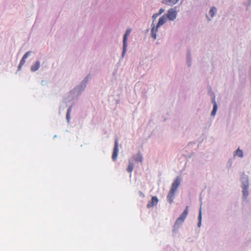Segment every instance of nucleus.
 I'll return each instance as SVG.
<instances>
[{
	"label": "nucleus",
	"mask_w": 251,
	"mask_h": 251,
	"mask_svg": "<svg viewBox=\"0 0 251 251\" xmlns=\"http://www.w3.org/2000/svg\"><path fill=\"white\" fill-rule=\"evenodd\" d=\"M166 22V17L164 15L162 16L159 18V21L157 23V25H156V27H155L154 26H153L151 30V37L153 38L154 39H156V32L157 31L158 28L164 25Z\"/></svg>",
	"instance_id": "nucleus-1"
},
{
	"label": "nucleus",
	"mask_w": 251,
	"mask_h": 251,
	"mask_svg": "<svg viewBox=\"0 0 251 251\" xmlns=\"http://www.w3.org/2000/svg\"><path fill=\"white\" fill-rule=\"evenodd\" d=\"M188 213V206H186L185 209L184 210L183 213L180 215V216L176 219L175 225H178L182 224L185 218H186Z\"/></svg>",
	"instance_id": "nucleus-2"
},
{
	"label": "nucleus",
	"mask_w": 251,
	"mask_h": 251,
	"mask_svg": "<svg viewBox=\"0 0 251 251\" xmlns=\"http://www.w3.org/2000/svg\"><path fill=\"white\" fill-rule=\"evenodd\" d=\"M130 32H131V29H127L126 32L125 34L124 35V39H123V53H122L123 55H124V54L125 53V52L126 51V48L127 47V44H126L127 39V37L130 34Z\"/></svg>",
	"instance_id": "nucleus-3"
},
{
	"label": "nucleus",
	"mask_w": 251,
	"mask_h": 251,
	"mask_svg": "<svg viewBox=\"0 0 251 251\" xmlns=\"http://www.w3.org/2000/svg\"><path fill=\"white\" fill-rule=\"evenodd\" d=\"M158 202V199L156 196H153L151 200L148 202L147 204V207L150 208L156 205Z\"/></svg>",
	"instance_id": "nucleus-4"
},
{
	"label": "nucleus",
	"mask_w": 251,
	"mask_h": 251,
	"mask_svg": "<svg viewBox=\"0 0 251 251\" xmlns=\"http://www.w3.org/2000/svg\"><path fill=\"white\" fill-rule=\"evenodd\" d=\"M176 12L173 9L169 10L168 11V13L167 14V17L170 20H174L176 19Z\"/></svg>",
	"instance_id": "nucleus-5"
},
{
	"label": "nucleus",
	"mask_w": 251,
	"mask_h": 251,
	"mask_svg": "<svg viewBox=\"0 0 251 251\" xmlns=\"http://www.w3.org/2000/svg\"><path fill=\"white\" fill-rule=\"evenodd\" d=\"M118 154V141H117V140H116L115 142V146H114V148L112 156V159L114 161L116 160V159H117Z\"/></svg>",
	"instance_id": "nucleus-6"
},
{
	"label": "nucleus",
	"mask_w": 251,
	"mask_h": 251,
	"mask_svg": "<svg viewBox=\"0 0 251 251\" xmlns=\"http://www.w3.org/2000/svg\"><path fill=\"white\" fill-rule=\"evenodd\" d=\"M180 183V179L177 177L173 182L171 189L176 191Z\"/></svg>",
	"instance_id": "nucleus-7"
},
{
	"label": "nucleus",
	"mask_w": 251,
	"mask_h": 251,
	"mask_svg": "<svg viewBox=\"0 0 251 251\" xmlns=\"http://www.w3.org/2000/svg\"><path fill=\"white\" fill-rule=\"evenodd\" d=\"M30 51L27 52L25 55L23 56V58H22L20 63L18 66V70H20L22 67V66L25 63V60L27 58V57L30 55Z\"/></svg>",
	"instance_id": "nucleus-8"
},
{
	"label": "nucleus",
	"mask_w": 251,
	"mask_h": 251,
	"mask_svg": "<svg viewBox=\"0 0 251 251\" xmlns=\"http://www.w3.org/2000/svg\"><path fill=\"white\" fill-rule=\"evenodd\" d=\"M176 192V191L170 189L167 195V199L170 203H172L173 202Z\"/></svg>",
	"instance_id": "nucleus-9"
},
{
	"label": "nucleus",
	"mask_w": 251,
	"mask_h": 251,
	"mask_svg": "<svg viewBox=\"0 0 251 251\" xmlns=\"http://www.w3.org/2000/svg\"><path fill=\"white\" fill-rule=\"evenodd\" d=\"M132 159L136 162H142L143 157L140 153H138L136 155L132 157Z\"/></svg>",
	"instance_id": "nucleus-10"
},
{
	"label": "nucleus",
	"mask_w": 251,
	"mask_h": 251,
	"mask_svg": "<svg viewBox=\"0 0 251 251\" xmlns=\"http://www.w3.org/2000/svg\"><path fill=\"white\" fill-rule=\"evenodd\" d=\"M40 63L39 61H36L31 67V70L32 72L37 71L40 67Z\"/></svg>",
	"instance_id": "nucleus-11"
},
{
	"label": "nucleus",
	"mask_w": 251,
	"mask_h": 251,
	"mask_svg": "<svg viewBox=\"0 0 251 251\" xmlns=\"http://www.w3.org/2000/svg\"><path fill=\"white\" fill-rule=\"evenodd\" d=\"M213 102L214 105H213V110L211 112V115L213 116H214L215 115L217 110V103L214 100H213Z\"/></svg>",
	"instance_id": "nucleus-12"
},
{
	"label": "nucleus",
	"mask_w": 251,
	"mask_h": 251,
	"mask_svg": "<svg viewBox=\"0 0 251 251\" xmlns=\"http://www.w3.org/2000/svg\"><path fill=\"white\" fill-rule=\"evenodd\" d=\"M178 0H165L163 2L168 5H173L177 2Z\"/></svg>",
	"instance_id": "nucleus-13"
},
{
	"label": "nucleus",
	"mask_w": 251,
	"mask_h": 251,
	"mask_svg": "<svg viewBox=\"0 0 251 251\" xmlns=\"http://www.w3.org/2000/svg\"><path fill=\"white\" fill-rule=\"evenodd\" d=\"M133 161H131V160H129V164L128 165V167L127 168V172H128L129 173H131L133 171Z\"/></svg>",
	"instance_id": "nucleus-14"
},
{
	"label": "nucleus",
	"mask_w": 251,
	"mask_h": 251,
	"mask_svg": "<svg viewBox=\"0 0 251 251\" xmlns=\"http://www.w3.org/2000/svg\"><path fill=\"white\" fill-rule=\"evenodd\" d=\"M234 155H237L240 157H242L243 156V151L240 150L239 148L236 151Z\"/></svg>",
	"instance_id": "nucleus-15"
},
{
	"label": "nucleus",
	"mask_w": 251,
	"mask_h": 251,
	"mask_svg": "<svg viewBox=\"0 0 251 251\" xmlns=\"http://www.w3.org/2000/svg\"><path fill=\"white\" fill-rule=\"evenodd\" d=\"M216 11V9L214 7H212L210 9V10L209 11V14L211 17H213L214 16Z\"/></svg>",
	"instance_id": "nucleus-16"
},
{
	"label": "nucleus",
	"mask_w": 251,
	"mask_h": 251,
	"mask_svg": "<svg viewBox=\"0 0 251 251\" xmlns=\"http://www.w3.org/2000/svg\"><path fill=\"white\" fill-rule=\"evenodd\" d=\"M243 195L245 199H246L248 195V191L247 188H244L243 190Z\"/></svg>",
	"instance_id": "nucleus-17"
},
{
	"label": "nucleus",
	"mask_w": 251,
	"mask_h": 251,
	"mask_svg": "<svg viewBox=\"0 0 251 251\" xmlns=\"http://www.w3.org/2000/svg\"><path fill=\"white\" fill-rule=\"evenodd\" d=\"M199 222L198 223V226H200V225L201 224V210L200 211V212H199Z\"/></svg>",
	"instance_id": "nucleus-18"
},
{
	"label": "nucleus",
	"mask_w": 251,
	"mask_h": 251,
	"mask_svg": "<svg viewBox=\"0 0 251 251\" xmlns=\"http://www.w3.org/2000/svg\"><path fill=\"white\" fill-rule=\"evenodd\" d=\"M71 108L70 107L68 109V111H67V115H66V118L68 119V120H69V119L70 113L71 112Z\"/></svg>",
	"instance_id": "nucleus-19"
},
{
	"label": "nucleus",
	"mask_w": 251,
	"mask_h": 251,
	"mask_svg": "<svg viewBox=\"0 0 251 251\" xmlns=\"http://www.w3.org/2000/svg\"><path fill=\"white\" fill-rule=\"evenodd\" d=\"M159 15L158 13L154 14L152 16V18L155 20Z\"/></svg>",
	"instance_id": "nucleus-20"
},
{
	"label": "nucleus",
	"mask_w": 251,
	"mask_h": 251,
	"mask_svg": "<svg viewBox=\"0 0 251 251\" xmlns=\"http://www.w3.org/2000/svg\"><path fill=\"white\" fill-rule=\"evenodd\" d=\"M164 11V10L162 8H161L160 10H159V12L158 13L159 15H160L161 14H162L163 12Z\"/></svg>",
	"instance_id": "nucleus-21"
}]
</instances>
